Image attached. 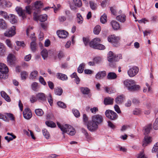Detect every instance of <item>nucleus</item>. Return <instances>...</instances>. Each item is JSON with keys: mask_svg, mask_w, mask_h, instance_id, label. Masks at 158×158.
I'll use <instances>...</instances> for the list:
<instances>
[{"mask_svg": "<svg viewBox=\"0 0 158 158\" xmlns=\"http://www.w3.org/2000/svg\"><path fill=\"white\" fill-rule=\"evenodd\" d=\"M95 47H94L95 49L100 50H104L105 48V47L104 45L100 44L99 43Z\"/></svg>", "mask_w": 158, "mask_h": 158, "instance_id": "obj_54", "label": "nucleus"}, {"mask_svg": "<svg viewBox=\"0 0 158 158\" xmlns=\"http://www.w3.org/2000/svg\"><path fill=\"white\" fill-rule=\"evenodd\" d=\"M7 73L8 72H0V78L3 79L6 78L8 77L7 75Z\"/></svg>", "mask_w": 158, "mask_h": 158, "instance_id": "obj_51", "label": "nucleus"}, {"mask_svg": "<svg viewBox=\"0 0 158 158\" xmlns=\"http://www.w3.org/2000/svg\"><path fill=\"white\" fill-rule=\"evenodd\" d=\"M5 43L7 46L10 48H12V44L11 41L9 39H6L5 41Z\"/></svg>", "mask_w": 158, "mask_h": 158, "instance_id": "obj_55", "label": "nucleus"}, {"mask_svg": "<svg viewBox=\"0 0 158 158\" xmlns=\"http://www.w3.org/2000/svg\"><path fill=\"white\" fill-rule=\"evenodd\" d=\"M100 21L102 23H105L107 21V16L105 14L102 15L100 18Z\"/></svg>", "mask_w": 158, "mask_h": 158, "instance_id": "obj_47", "label": "nucleus"}, {"mask_svg": "<svg viewBox=\"0 0 158 158\" xmlns=\"http://www.w3.org/2000/svg\"><path fill=\"white\" fill-rule=\"evenodd\" d=\"M106 75V72L105 71L99 72L96 75L95 77L98 79H102Z\"/></svg>", "mask_w": 158, "mask_h": 158, "instance_id": "obj_16", "label": "nucleus"}, {"mask_svg": "<svg viewBox=\"0 0 158 158\" xmlns=\"http://www.w3.org/2000/svg\"><path fill=\"white\" fill-rule=\"evenodd\" d=\"M138 158H147V157L145 155L143 152H142L139 154Z\"/></svg>", "mask_w": 158, "mask_h": 158, "instance_id": "obj_64", "label": "nucleus"}, {"mask_svg": "<svg viewBox=\"0 0 158 158\" xmlns=\"http://www.w3.org/2000/svg\"><path fill=\"white\" fill-rule=\"evenodd\" d=\"M85 66V64L84 63H82L81 64L77 69L78 72L79 73H81L83 72Z\"/></svg>", "mask_w": 158, "mask_h": 158, "instance_id": "obj_43", "label": "nucleus"}, {"mask_svg": "<svg viewBox=\"0 0 158 158\" xmlns=\"http://www.w3.org/2000/svg\"><path fill=\"white\" fill-rule=\"evenodd\" d=\"M41 54L44 59H45L48 56V52L47 50L43 49L41 52Z\"/></svg>", "mask_w": 158, "mask_h": 158, "instance_id": "obj_39", "label": "nucleus"}, {"mask_svg": "<svg viewBox=\"0 0 158 158\" xmlns=\"http://www.w3.org/2000/svg\"><path fill=\"white\" fill-rule=\"evenodd\" d=\"M81 92L84 94H87L89 92V89L87 87H81Z\"/></svg>", "mask_w": 158, "mask_h": 158, "instance_id": "obj_40", "label": "nucleus"}, {"mask_svg": "<svg viewBox=\"0 0 158 158\" xmlns=\"http://www.w3.org/2000/svg\"><path fill=\"white\" fill-rule=\"evenodd\" d=\"M20 76L22 80H25L28 76V73L26 71H23L21 72Z\"/></svg>", "mask_w": 158, "mask_h": 158, "instance_id": "obj_38", "label": "nucleus"}, {"mask_svg": "<svg viewBox=\"0 0 158 158\" xmlns=\"http://www.w3.org/2000/svg\"><path fill=\"white\" fill-rule=\"evenodd\" d=\"M139 69L136 66H133L130 68L127 71V73L130 77H133L135 76L138 73Z\"/></svg>", "mask_w": 158, "mask_h": 158, "instance_id": "obj_5", "label": "nucleus"}, {"mask_svg": "<svg viewBox=\"0 0 158 158\" xmlns=\"http://www.w3.org/2000/svg\"><path fill=\"white\" fill-rule=\"evenodd\" d=\"M6 47L3 44L0 42V56L5 55L6 52Z\"/></svg>", "mask_w": 158, "mask_h": 158, "instance_id": "obj_20", "label": "nucleus"}, {"mask_svg": "<svg viewBox=\"0 0 158 158\" xmlns=\"http://www.w3.org/2000/svg\"><path fill=\"white\" fill-rule=\"evenodd\" d=\"M57 104L59 107L63 108H65L66 107L65 104L61 102H58Z\"/></svg>", "mask_w": 158, "mask_h": 158, "instance_id": "obj_58", "label": "nucleus"}, {"mask_svg": "<svg viewBox=\"0 0 158 158\" xmlns=\"http://www.w3.org/2000/svg\"><path fill=\"white\" fill-rule=\"evenodd\" d=\"M35 114L38 116H41L44 114V112L41 109H36L35 111Z\"/></svg>", "mask_w": 158, "mask_h": 158, "instance_id": "obj_45", "label": "nucleus"}, {"mask_svg": "<svg viewBox=\"0 0 158 158\" xmlns=\"http://www.w3.org/2000/svg\"><path fill=\"white\" fill-rule=\"evenodd\" d=\"M1 94L2 97L5 99L8 102L10 101V99L8 95L4 91H2L1 92Z\"/></svg>", "mask_w": 158, "mask_h": 158, "instance_id": "obj_30", "label": "nucleus"}, {"mask_svg": "<svg viewBox=\"0 0 158 158\" xmlns=\"http://www.w3.org/2000/svg\"><path fill=\"white\" fill-rule=\"evenodd\" d=\"M83 120L84 124L87 125V124H88V123H87L88 118L86 116V115L85 114H84L83 115Z\"/></svg>", "mask_w": 158, "mask_h": 158, "instance_id": "obj_61", "label": "nucleus"}, {"mask_svg": "<svg viewBox=\"0 0 158 158\" xmlns=\"http://www.w3.org/2000/svg\"><path fill=\"white\" fill-rule=\"evenodd\" d=\"M105 114L106 117L111 120H115L118 118V114L111 110H107L105 112Z\"/></svg>", "mask_w": 158, "mask_h": 158, "instance_id": "obj_3", "label": "nucleus"}, {"mask_svg": "<svg viewBox=\"0 0 158 158\" xmlns=\"http://www.w3.org/2000/svg\"><path fill=\"white\" fill-rule=\"evenodd\" d=\"M116 74L114 72L109 73L107 76V78L109 80H114L117 78Z\"/></svg>", "mask_w": 158, "mask_h": 158, "instance_id": "obj_23", "label": "nucleus"}, {"mask_svg": "<svg viewBox=\"0 0 158 158\" xmlns=\"http://www.w3.org/2000/svg\"><path fill=\"white\" fill-rule=\"evenodd\" d=\"M153 128L155 130L158 129V118L156 119L154 123Z\"/></svg>", "mask_w": 158, "mask_h": 158, "instance_id": "obj_57", "label": "nucleus"}, {"mask_svg": "<svg viewBox=\"0 0 158 158\" xmlns=\"http://www.w3.org/2000/svg\"><path fill=\"white\" fill-rule=\"evenodd\" d=\"M68 127V129L69 130H68L69 131V133L68 132L67 133L70 135H74L75 134L76 132L75 129L73 128V127L70 125H69Z\"/></svg>", "mask_w": 158, "mask_h": 158, "instance_id": "obj_31", "label": "nucleus"}, {"mask_svg": "<svg viewBox=\"0 0 158 158\" xmlns=\"http://www.w3.org/2000/svg\"><path fill=\"white\" fill-rule=\"evenodd\" d=\"M77 21L79 24H81L83 23V19L80 13L77 14Z\"/></svg>", "mask_w": 158, "mask_h": 158, "instance_id": "obj_32", "label": "nucleus"}, {"mask_svg": "<svg viewBox=\"0 0 158 158\" xmlns=\"http://www.w3.org/2000/svg\"><path fill=\"white\" fill-rule=\"evenodd\" d=\"M73 1L76 6L80 7L82 6V2L81 0H73Z\"/></svg>", "mask_w": 158, "mask_h": 158, "instance_id": "obj_46", "label": "nucleus"}, {"mask_svg": "<svg viewBox=\"0 0 158 158\" xmlns=\"http://www.w3.org/2000/svg\"><path fill=\"white\" fill-rule=\"evenodd\" d=\"M119 40V37L116 36L115 35H112L108 37V41L112 43H117Z\"/></svg>", "mask_w": 158, "mask_h": 158, "instance_id": "obj_13", "label": "nucleus"}, {"mask_svg": "<svg viewBox=\"0 0 158 158\" xmlns=\"http://www.w3.org/2000/svg\"><path fill=\"white\" fill-rule=\"evenodd\" d=\"M116 18L118 21L121 22H124L126 20V15L124 14H122L117 16Z\"/></svg>", "mask_w": 158, "mask_h": 158, "instance_id": "obj_29", "label": "nucleus"}, {"mask_svg": "<svg viewBox=\"0 0 158 158\" xmlns=\"http://www.w3.org/2000/svg\"><path fill=\"white\" fill-rule=\"evenodd\" d=\"M42 6V4L40 1H37L34 3V6H28L26 7V12L29 14H30L32 10H34L37 13H40L41 11L40 9Z\"/></svg>", "mask_w": 158, "mask_h": 158, "instance_id": "obj_2", "label": "nucleus"}, {"mask_svg": "<svg viewBox=\"0 0 158 158\" xmlns=\"http://www.w3.org/2000/svg\"><path fill=\"white\" fill-rule=\"evenodd\" d=\"M103 119L102 116L100 114L92 116L91 121H89L87 124V128L91 131H94L98 128V125L102 124Z\"/></svg>", "mask_w": 158, "mask_h": 158, "instance_id": "obj_1", "label": "nucleus"}, {"mask_svg": "<svg viewBox=\"0 0 158 158\" xmlns=\"http://www.w3.org/2000/svg\"><path fill=\"white\" fill-rule=\"evenodd\" d=\"M6 116L8 117L10 120H14V117L12 114L10 113H6Z\"/></svg>", "mask_w": 158, "mask_h": 158, "instance_id": "obj_63", "label": "nucleus"}, {"mask_svg": "<svg viewBox=\"0 0 158 158\" xmlns=\"http://www.w3.org/2000/svg\"><path fill=\"white\" fill-rule=\"evenodd\" d=\"M58 19L60 22H63L66 20V18L64 16H59L58 18Z\"/></svg>", "mask_w": 158, "mask_h": 158, "instance_id": "obj_62", "label": "nucleus"}, {"mask_svg": "<svg viewBox=\"0 0 158 158\" xmlns=\"http://www.w3.org/2000/svg\"><path fill=\"white\" fill-rule=\"evenodd\" d=\"M0 15L3 17L4 18L6 19H8V17H9V15H8L7 13L4 11H0Z\"/></svg>", "mask_w": 158, "mask_h": 158, "instance_id": "obj_56", "label": "nucleus"}, {"mask_svg": "<svg viewBox=\"0 0 158 158\" xmlns=\"http://www.w3.org/2000/svg\"><path fill=\"white\" fill-rule=\"evenodd\" d=\"M42 132L43 135L47 139H48L50 136V134L49 132L45 129H44L42 130Z\"/></svg>", "mask_w": 158, "mask_h": 158, "instance_id": "obj_44", "label": "nucleus"}, {"mask_svg": "<svg viewBox=\"0 0 158 158\" xmlns=\"http://www.w3.org/2000/svg\"><path fill=\"white\" fill-rule=\"evenodd\" d=\"M36 98L39 101H44L46 100L45 94L43 93H38L36 94Z\"/></svg>", "mask_w": 158, "mask_h": 158, "instance_id": "obj_21", "label": "nucleus"}, {"mask_svg": "<svg viewBox=\"0 0 158 158\" xmlns=\"http://www.w3.org/2000/svg\"><path fill=\"white\" fill-rule=\"evenodd\" d=\"M8 69L4 64L0 63V72H8Z\"/></svg>", "mask_w": 158, "mask_h": 158, "instance_id": "obj_25", "label": "nucleus"}, {"mask_svg": "<svg viewBox=\"0 0 158 158\" xmlns=\"http://www.w3.org/2000/svg\"><path fill=\"white\" fill-rule=\"evenodd\" d=\"M152 153L158 152V142L155 144L152 150Z\"/></svg>", "mask_w": 158, "mask_h": 158, "instance_id": "obj_53", "label": "nucleus"}, {"mask_svg": "<svg viewBox=\"0 0 158 158\" xmlns=\"http://www.w3.org/2000/svg\"><path fill=\"white\" fill-rule=\"evenodd\" d=\"M15 60V56L12 54H10L7 57L8 63L10 65L13 64Z\"/></svg>", "mask_w": 158, "mask_h": 158, "instance_id": "obj_18", "label": "nucleus"}, {"mask_svg": "<svg viewBox=\"0 0 158 158\" xmlns=\"http://www.w3.org/2000/svg\"><path fill=\"white\" fill-rule=\"evenodd\" d=\"M73 112L74 116L77 118H78L80 116V113L79 111L75 109H73Z\"/></svg>", "mask_w": 158, "mask_h": 158, "instance_id": "obj_52", "label": "nucleus"}, {"mask_svg": "<svg viewBox=\"0 0 158 158\" xmlns=\"http://www.w3.org/2000/svg\"><path fill=\"white\" fill-rule=\"evenodd\" d=\"M152 125L149 124L145 127L144 134L147 135L149 133L150 130L152 129Z\"/></svg>", "mask_w": 158, "mask_h": 158, "instance_id": "obj_37", "label": "nucleus"}, {"mask_svg": "<svg viewBox=\"0 0 158 158\" xmlns=\"http://www.w3.org/2000/svg\"><path fill=\"white\" fill-rule=\"evenodd\" d=\"M11 4L9 2H7L6 0H0V7L4 8L6 7H10Z\"/></svg>", "mask_w": 158, "mask_h": 158, "instance_id": "obj_14", "label": "nucleus"}, {"mask_svg": "<svg viewBox=\"0 0 158 158\" xmlns=\"http://www.w3.org/2000/svg\"><path fill=\"white\" fill-rule=\"evenodd\" d=\"M152 140V138L151 137L145 136L144 138L143 146L144 147L147 146L151 142Z\"/></svg>", "mask_w": 158, "mask_h": 158, "instance_id": "obj_15", "label": "nucleus"}, {"mask_svg": "<svg viewBox=\"0 0 158 158\" xmlns=\"http://www.w3.org/2000/svg\"><path fill=\"white\" fill-rule=\"evenodd\" d=\"M38 74V72L37 71H34L31 73L29 76V78L32 79H35Z\"/></svg>", "mask_w": 158, "mask_h": 158, "instance_id": "obj_33", "label": "nucleus"}, {"mask_svg": "<svg viewBox=\"0 0 158 158\" xmlns=\"http://www.w3.org/2000/svg\"><path fill=\"white\" fill-rule=\"evenodd\" d=\"M72 78H74V80L76 81L77 84H78L79 83L80 81L79 78L77 75L76 73H74L71 76Z\"/></svg>", "mask_w": 158, "mask_h": 158, "instance_id": "obj_34", "label": "nucleus"}, {"mask_svg": "<svg viewBox=\"0 0 158 158\" xmlns=\"http://www.w3.org/2000/svg\"><path fill=\"white\" fill-rule=\"evenodd\" d=\"M57 125L58 127L61 129V131L63 132V133H67L69 132V131L68 130H69L68 129V127L70 125H68L67 124H65L64 125H61L60 123H57Z\"/></svg>", "mask_w": 158, "mask_h": 158, "instance_id": "obj_12", "label": "nucleus"}, {"mask_svg": "<svg viewBox=\"0 0 158 158\" xmlns=\"http://www.w3.org/2000/svg\"><path fill=\"white\" fill-rule=\"evenodd\" d=\"M54 92L55 94L60 96L63 93L62 89L59 88H55L54 89Z\"/></svg>", "mask_w": 158, "mask_h": 158, "instance_id": "obj_36", "label": "nucleus"}, {"mask_svg": "<svg viewBox=\"0 0 158 158\" xmlns=\"http://www.w3.org/2000/svg\"><path fill=\"white\" fill-rule=\"evenodd\" d=\"M111 24L114 30H117L120 27L119 23L115 21H112L111 22Z\"/></svg>", "mask_w": 158, "mask_h": 158, "instance_id": "obj_28", "label": "nucleus"}, {"mask_svg": "<svg viewBox=\"0 0 158 158\" xmlns=\"http://www.w3.org/2000/svg\"><path fill=\"white\" fill-rule=\"evenodd\" d=\"M123 83L124 85L127 88L128 90L129 88L131 87L132 85L135 83V81L131 79H127L124 81Z\"/></svg>", "mask_w": 158, "mask_h": 158, "instance_id": "obj_9", "label": "nucleus"}, {"mask_svg": "<svg viewBox=\"0 0 158 158\" xmlns=\"http://www.w3.org/2000/svg\"><path fill=\"white\" fill-rule=\"evenodd\" d=\"M46 125L49 127H55L56 126V124L53 122L47 121L45 122Z\"/></svg>", "mask_w": 158, "mask_h": 158, "instance_id": "obj_48", "label": "nucleus"}, {"mask_svg": "<svg viewBox=\"0 0 158 158\" xmlns=\"http://www.w3.org/2000/svg\"><path fill=\"white\" fill-rule=\"evenodd\" d=\"M40 13H37L36 11H34L33 13V19L35 21H37L39 20L41 22H44L47 19L48 16L46 14L42 15H38V14Z\"/></svg>", "mask_w": 158, "mask_h": 158, "instance_id": "obj_4", "label": "nucleus"}, {"mask_svg": "<svg viewBox=\"0 0 158 158\" xmlns=\"http://www.w3.org/2000/svg\"><path fill=\"white\" fill-rule=\"evenodd\" d=\"M56 77L57 78L62 81L66 80L68 79V77L66 75L60 73H58L56 74Z\"/></svg>", "mask_w": 158, "mask_h": 158, "instance_id": "obj_24", "label": "nucleus"}, {"mask_svg": "<svg viewBox=\"0 0 158 158\" xmlns=\"http://www.w3.org/2000/svg\"><path fill=\"white\" fill-rule=\"evenodd\" d=\"M32 89L34 91H36L38 88V83L36 82H34L31 85Z\"/></svg>", "mask_w": 158, "mask_h": 158, "instance_id": "obj_59", "label": "nucleus"}, {"mask_svg": "<svg viewBox=\"0 0 158 158\" xmlns=\"http://www.w3.org/2000/svg\"><path fill=\"white\" fill-rule=\"evenodd\" d=\"M13 28L12 27L4 33L5 36L10 37H12L15 34V27L13 26Z\"/></svg>", "mask_w": 158, "mask_h": 158, "instance_id": "obj_8", "label": "nucleus"}, {"mask_svg": "<svg viewBox=\"0 0 158 158\" xmlns=\"http://www.w3.org/2000/svg\"><path fill=\"white\" fill-rule=\"evenodd\" d=\"M23 116L27 119H30L32 116V114L31 110L29 108H26L23 112Z\"/></svg>", "mask_w": 158, "mask_h": 158, "instance_id": "obj_6", "label": "nucleus"}, {"mask_svg": "<svg viewBox=\"0 0 158 158\" xmlns=\"http://www.w3.org/2000/svg\"><path fill=\"white\" fill-rule=\"evenodd\" d=\"M30 48L31 50L33 52H35L36 48V45L35 41H32L30 44Z\"/></svg>", "mask_w": 158, "mask_h": 158, "instance_id": "obj_41", "label": "nucleus"}, {"mask_svg": "<svg viewBox=\"0 0 158 158\" xmlns=\"http://www.w3.org/2000/svg\"><path fill=\"white\" fill-rule=\"evenodd\" d=\"M100 41L101 40L99 38H95L89 43V46L95 49L94 47H95L100 43Z\"/></svg>", "mask_w": 158, "mask_h": 158, "instance_id": "obj_11", "label": "nucleus"}, {"mask_svg": "<svg viewBox=\"0 0 158 158\" xmlns=\"http://www.w3.org/2000/svg\"><path fill=\"white\" fill-rule=\"evenodd\" d=\"M90 6L92 10H95L97 8V4L92 1L89 2Z\"/></svg>", "mask_w": 158, "mask_h": 158, "instance_id": "obj_42", "label": "nucleus"}, {"mask_svg": "<svg viewBox=\"0 0 158 158\" xmlns=\"http://www.w3.org/2000/svg\"><path fill=\"white\" fill-rule=\"evenodd\" d=\"M16 136L15 135L11 137H8V136H6L5 137V139L8 142H9L10 141L12 140L13 139L15 138Z\"/></svg>", "mask_w": 158, "mask_h": 158, "instance_id": "obj_60", "label": "nucleus"}, {"mask_svg": "<svg viewBox=\"0 0 158 158\" xmlns=\"http://www.w3.org/2000/svg\"><path fill=\"white\" fill-rule=\"evenodd\" d=\"M124 99V95L122 94L118 96L115 99V102L118 104L121 103Z\"/></svg>", "mask_w": 158, "mask_h": 158, "instance_id": "obj_19", "label": "nucleus"}, {"mask_svg": "<svg viewBox=\"0 0 158 158\" xmlns=\"http://www.w3.org/2000/svg\"><path fill=\"white\" fill-rule=\"evenodd\" d=\"M8 19L12 24H14L17 22V18L14 14H10Z\"/></svg>", "mask_w": 158, "mask_h": 158, "instance_id": "obj_17", "label": "nucleus"}, {"mask_svg": "<svg viewBox=\"0 0 158 158\" xmlns=\"http://www.w3.org/2000/svg\"><path fill=\"white\" fill-rule=\"evenodd\" d=\"M7 25L5 21L2 19H0V28L4 29L6 28Z\"/></svg>", "mask_w": 158, "mask_h": 158, "instance_id": "obj_26", "label": "nucleus"}, {"mask_svg": "<svg viewBox=\"0 0 158 158\" xmlns=\"http://www.w3.org/2000/svg\"><path fill=\"white\" fill-rule=\"evenodd\" d=\"M104 102L105 105H112L114 102V99L110 97L106 98L104 99Z\"/></svg>", "mask_w": 158, "mask_h": 158, "instance_id": "obj_22", "label": "nucleus"}, {"mask_svg": "<svg viewBox=\"0 0 158 158\" xmlns=\"http://www.w3.org/2000/svg\"><path fill=\"white\" fill-rule=\"evenodd\" d=\"M115 54L111 51H110L109 52L108 54L107 60L110 62L109 64L110 66L112 67L110 63L114 61H115Z\"/></svg>", "mask_w": 158, "mask_h": 158, "instance_id": "obj_7", "label": "nucleus"}, {"mask_svg": "<svg viewBox=\"0 0 158 158\" xmlns=\"http://www.w3.org/2000/svg\"><path fill=\"white\" fill-rule=\"evenodd\" d=\"M93 60L94 61L95 63L97 64H99L102 62V59L101 57L100 56H98L95 57L94 59Z\"/></svg>", "mask_w": 158, "mask_h": 158, "instance_id": "obj_50", "label": "nucleus"}, {"mask_svg": "<svg viewBox=\"0 0 158 158\" xmlns=\"http://www.w3.org/2000/svg\"><path fill=\"white\" fill-rule=\"evenodd\" d=\"M56 34L59 38L63 39L66 38L68 34V32L64 30L58 31Z\"/></svg>", "mask_w": 158, "mask_h": 158, "instance_id": "obj_10", "label": "nucleus"}, {"mask_svg": "<svg viewBox=\"0 0 158 158\" xmlns=\"http://www.w3.org/2000/svg\"><path fill=\"white\" fill-rule=\"evenodd\" d=\"M47 98L48 102L50 105L51 106H52L53 104V99L52 97L50 94H49Z\"/></svg>", "mask_w": 158, "mask_h": 158, "instance_id": "obj_49", "label": "nucleus"}, {"mask_svg": "<svg viewBox=\"0 0 158 158\" xmlns=\"http://www.w3.org/2000/svg\"><path fill=\"white\" fill-rule=\"evenodd\" d=\"M101 30V27L99 25L96 26L94 29V33L95 34H98Z\"/></svg>", "mask_w": 158, "mask_h": 158, "instance_id": "obj_35", "label": "nucleus"}, {"mask_svg": "<svg viewBox=\"0 0 158 158\" xmlns=\"http://www.w3.org/2000/svg\"><path fill=\"white\" fill-rule=\"evenodd\" d=\"M140 88V86L137 85L135 84L132 85L131 87L129 88V90L130 91H134L139 90Z\"/></svg>", "mask_w": 158, "mask_h": 158, "instance_id": "obj_27", "label": "nucleus"}]
</instances>
